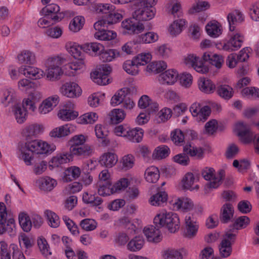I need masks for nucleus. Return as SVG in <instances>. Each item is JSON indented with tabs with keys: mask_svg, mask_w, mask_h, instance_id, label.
<instances>
[{
	"mask_svg": "<svg viewBox=\"0 0 259 259\" xmlns=\"http://www.w3.org/2000/svg\"><path fill=\"white\" fill-rule=\"evenodd\" d=\"M66 62L65 58L61 56L49 58L45 62L46 69L44 71L46 79L49 81L59 80L63 74L61 66Z\"/></svg>",
	"mask_w": 259,
	"mask_h": 259,
	"instance_id": "1",
	"label": "nucleus"
},
{
	"mask_svg": "<svg viewBox=\"0 0 259 259\" xmlns=\"http://www.w3.org/2000/svg\"><path fill=\"white\" fill-rule=\"evenodd\" d=\"M154 223L165 227L170 232H175L179 228L180 220L177 213L162 209L155 217Z\"/></svg>",
	"mask_w": 259,
	"mask_h": 259,
	"instance_id": "2",
	"label": "nucleus"
},
{
	"mask_svg": "<svg viewBox=\"0 0 259 259\" xmlns=\"http://www.w3.org/2000/svg\"><path fill=\"white\" fill-rule=\"evenodd\" d=\"M38 139L29 140L20 145L17 152L18 157L22 160L27 166L32 165L34 154H36Z\"/></svg>",
	"mask_w": 259,
	"mask_h": 259,
	"instance_id": "3",
	"label": "nucleus"
},
{
	"mask_svg": "<svg viewBox=\"0 0 259 259\" xmlns=\"http://www.w3.org/2000/svg\"><path fill=\"white\" fill-rule=\"evenodd\" d=\"M201 175L205 180L209 181L206 185L208 188L216 189L222 183L225 176V171L220 169L218 172H215L213 168L205 167L202 170Z\"/></svg>",
	"mask_w": 259,
	"mask_h": 259,
	"instance_id": "4",
	"label": "nucleus"
},
{
	"mask_svg": "<svg viewBox=\"0 0 259 259\" xmlns=\"http://www.w3.org/2000/svg\"><path fill=\"white\" fill-rule=\"evenodd\" d=\"M111 68L108 64H104L91 73L93 81L99 85H105L110 82L108 75Z\"/></svg>",
	"mask_w": 259,
	"mask_h": 259,
	"instance_id": "5",
	"label": "nucleus"
},
{
	"mask_svg": "<svg viewBox=\"0 0 259 259\" xmlns=\"http://www.w3.org/2000/svg\"><path fill=\"white\" fill-rule=\"evenodd\" d=\"M156 14L154 7L141 5L134 12L133 17L139 21H149L153 19Z\"/></svg>",
	"mask_w": 259,
	"mask_h": 259,
	"instance_id": "6",
	"label": "nucleus"
},
{
	"mask_svg": "<svg viewBox=\"0 0 259 259\" xmlns=\"http://www.w3.org/2000/svg\"><path fill=\"white\" fill-rule=\"evenodd\" d=\"M124 34H138L142 33L145 29L144 25L140 22H137L134 18L124 19L121 24Z\"/></svg>",
	"mask_w": 259,
	"mask_h": 259,
	"instance_id": "7",
	"label": "nucleus"
},
{
	"mask_svg": "<svg viewBox=\"0 0 259 259\" xmlns=\"http://www.w3.org/2000/svg\"><path fill=\"white\" fill-rule=\"evenodd\" d=\"M184 63L199 73H206L208 72V66L204 64L200 58L194 54H189L186 56L184 58Z\"/></svg>",
	"mask_w": 259,
	"mask_h": 259,
	"instance_id": "8",
	"label": "nucleus"
},
{
	"mask_svg": "<svg viewBox=\"0 0 259 259\" xmlns=\"http://www.w3.org/2000/svg\"><path fill=\"white\" fill-rule=\"evenodd\" d=\"M174 210H181L187 212L193 209L194 206L193 201L187 197L175 198L169 201Z\"/></svg>",
	"mask_w": 259,
	"mask_h": 259,
	"instance_id": "9",
	"label": "nucleus"
},
{
	"mask_svg": "<svg viewBox=\"0 0 259 259\" xmlns=\"http://www.w3.org/2000/svg\"><path fill=\"white\" fill-rule=\"evenodd\" d=\"M59 91L63 96L69 98L78 97L82 93V90L78 84L72 81L63 83L60 87Z\"/></svg>",
	"mask_w": 259,
	"mask_h": 259,
	"instance_id": "10",
	"label": "nucleus"
},
{
	"mask_svg": "<svg viewBox=\"0 0 259 259\" xmlns=\"http://www.w3.org/2000/svg\"><path fill=\"white\" fill-rule=\"evenodd\" d=\"M243 41L244 36L242 33L239 31L233 32L229 40L223 45V49L228 52L237 51L241 47Z\"/></svg>",
	"mask_w": 259,
	"mask_h": 259,
	"instance_id": "11",
	"label": "nucleus"
},
{
	"mask_svg": "<svg viewBox=\"0 0 259 259\" xmlns=\"http://www.w3.org/2000/svg\"><path fill=\"white\" fill-rule=\"evenodd\" d=\"M60 98L54 95L44 99L39 105L38 111L40 114H47L51 112L59 104Z\"/></svg>",
	"mask_w": 259,
	"mask_h": 259,
	"instance_id": "12",
	"label": "nucleus"
},
{
	"mask_svg": "<svg viewBox=\"0 0 259 259\" xmlns=\"http://www.w3.org/2000/svg\"><path fill=\"white\" fill-rule=\"evenodd\" d=\"M235 234L231 233H226L224 236L219 246V251L222 257H227L232 253V242L235 239Z\"/></svg>",
	"mask_w": 259,
	"mask_h": 259,
	"instance_id": "13",
	"label": "nucleus"
},
{
	"mask_svg": "<svg viewBox=\"0 0 259 259\" xmlns=\"http://www.w3.org/2000/svg\"><path fill=\"white\" fill-rule=\"evenodd\" d=\"M36 185L41 191L49 192L53 190L57 186V181L49 176L39 178L36 181Z\"/></svg>",
	"mask_w": 259,
	"mask_h": 259,
	"instance_id": "14",
	"label": "nucleus"
},
{
	"mask_svg": "<svg viewBox=\"0 0 259 259\" xmlns=\"http://www.w3.org/2000/svg\"><path fill=\"white\" fill-rule=\"evenodd\" d=\"M60 7L58 5L52 4L45 7L40 11L41 15L50 16L55 21H59L63 18V15L59 13Z\"/></svg>",
	"mask_w": 259,
	"mask_h": 259,
	"instance_id": "15",
	"label": "nucleus"
},
{
	"mask_svg": "<svg viewBox=\"0 0 259 259\" xmlns=\"http://www.w3.org/2000/svg\"><path fill=\"white\" fill-rule=\"evenodd\" d=\"M108 13L109 14L104 19L95 23L94 25L95 29H99L100 26H104L106 25L116 24L123 18L122 15L119 13L111 12Z\"/></svg>",
	"mask_w": 259,
	"mask_h": 259,
	"instance_id": "16",
	"label": "nucleus"
},
{
	"mask_svg": "<svg viewBox=\"0 0 259 259\" xmlns=\"http://www.w3.org/2000/svg\"><path fill=\"white\" fill-rule=\"evenodd\" d=\"M227 18L229 25V29L233 32L235 30L236 25L244 21V16L240 10H234L228 13Z\"/></svg>",
	"mask_w": 259,
	"mask_h": 259,
	"instance_id": "17",
	"label": "nucleus"
},
{
	"mask_svg": "<svg viewBox=\"0 0 259 259\" xmlns=\"http://www.w3.org/2000/svg\"><path fill=\"white\" fill-rule=\"evenodd\" d=\"M74 130L72 125L66 124L53 128L49 133V136L52 138H64L73 133Z\"/></svg>",
	"mask_w": 259,
	"mask_h": 259,
	"instance_id": "18",
	"label": "nucleus"
},
{
	"mask_svg": "<svg viewBox=\"0 0 259 259\" xmlns=\"http://www.w3.org/2000/svg\"><path fill=\"white\" fill-rule=\"evenodd\" d=\"M19 71L27 77L34 79H40L44 75V71L30 66H21L19 67Z\"/></svg>",
	"mask_w": 259,
	"mask_h": 259,
	"instance_id": "19",
	"label": "nucleus"
},
{
	"mask_svg": "<svg viewBox=\"0 0 259 259\" xmlns=\"http://www.w3.org/2000/svg\"><path fill=\"white\" fill-rule=\"evenodd\" d=\"M143 233L148 241L150 242L156 243L160 242L162 239L160 231L153 226L145 227Z\"/></svg>",
	"mask_w": 259,
	"mask_h": 259,
	"instance_id": "20",
	"label": "nucleus"
},
{
	"mask_svg": "<svg viewBox=\"0 0 259 259\" xmlns=\"http://www.w3.org/2000/svg\"><path fill=\"white\" fill-rule=\"evenodd\" d=\"M85 62L82 59H78L65 65V70L69 76H74L85 69Z\"/></svg>",
	"mask_w": 259,
	"mask_h": 259,
	"instance_id": "21",
	"label": "nucleus"
},
{
	"mask_svg": "<svg viewBox=\"0 0 259 259\" xmlns=\"http://www.w3.org/2000/svg\"><path fill=\"white\" fill-rule=\"evenodd\" d=\"M179 77L178 71L174 69H170L161 73L158 80L163 84L172 85L177 80Z\"/></svg>",
	"mask_w": 259,
	"mask_h": 259,
	"instance_id": "22",
	"label": "nucleus"
},
{
	"mask_svg": "<svg viewBox=\"0 0 259 259\" xmlns=\"http://www.w3.org/2000/svg\"><path fill=\"white\" fill-rule=\"evenodd\" d=\"M45 130L43 125L37 123L30 124L26 125L23 130V135L26 139L36 137L42 134Z\"/></svg>",
	"mask_w": 259,
	"mask_h": 259,
	"instance_id": "23",
	"label": "nucleus"
},
{
	"mask_svg": "<svg viewBox=\"0 0 259 259\" xmlns=\"http://www.w3.org/2000/svg\"><path fill=\"white\" fill-rule=\"evenodd\" d=\"M185 220V235L188 238H192L196 235L199 225L189 214L186 216Z\"/></svg>",
	"mask_w": 259,
	"mask_h": 259,
	"instance_id": "24",
	"label": "nucleus"
},
{
	"mask_svg": "<svg viewBox=\"0 0 259 259\" xmlns=\"http://www.w3.org/2000/svg\"><path fill=\"white\" fill-rule=\"evenodd\" d=\"M93 148L89 145H83L79 146H70V154L73 156L88 157L93 154Z\"/></svg>",
	"mask_w": 259,
	"mask_h": 259,
	"instance_id": "25",
	"label": "nucleus"
},
{
	"mask_svg": "<svg viewBox=\"0 0 259 259\" xmlns=\"http://www.w3.org/2000/svg\"><path fill=\"white\" fill-rule=\"evenodd\" d=\"M71 158V155L67 152L58 153L52 158L49 162V166L52 168L59 167L69 162Z\"/></svg>",
	"mask_w": 259,
	"mask_h": 259,
	"instance_id": "26",
	"label": "nucleus"
},
{
	"mask_svg": "<svg viewBox=\"0 0 259 259\" xmlns=\"http://www.w3.org/2000/svg\"><path fill=\"white\" fill-rule=\"evenodd\" d=\"M205 29L207 34L213 38L219 37L223 31L221 23L214 20L209 21L206 24Z\"/></svg>",
	"mask_w": 259,
	"mask_h": 259,
	"instance_id": "27",
	"label": "nucleus"
},
{
	"mask_svg": "<svg viewBox=\"0 0 259 259\" xmlns=\"http://www.w3.org/2000/svg\"><path fill=\"white\" fill-rule=\"evenodd\" d=\"M159 39V35L156 32L150 31L139 35L134 40L136 44H152L156 42Z\"/></svg>",
	"mask_w": 259,
	"mask_h": 259,
	"instance_id": "28",
	"label": "nucleus"
},
{
	"mask_svg": "<svg viewBox=\"0 0 259 259\" xmlns=\"http://www.w3.org/2000/svg\"><path fill=\"white\" fill-rule=\"evenodd\" d=\"M100 26L99 29H95L96 30L94 33L95 38L102 41H109L114 39L117 37V33L115 31L110 30L101 29Z\"/></svg>",
	"mask_w": 259,
	"mask_h": 259,
	"instance_id": "29",
	"label": "nucleus"
},
{
	"mask_svg": "<svg viewBox=\"0 0 259 259\" xmlns=\"http://www.w3.org/2000/svg\"><path fill=\"white\" fill-rule=\"evenodd\" d=\"M235 131L244 143H246L250 142V138L248 136L250 129L246 124L242 122H237L235 126Z\"/></svg>",
	"mask_w": 259,
	"mask_h": 259,
	"instance_id": "30",
	"label": "nucleus"
},
{
	"mask_svg": "<svg viewBox=\"0 0 259 259\" xmlns=\"http://www.w3.org/2000/svg\"><path fill=\"white\" fill-rule=\"evenodd\" d=\"M56 149V146L53 144H49L46 141L38 140L37 141V155H49Z\"/></svg>",
	"mask_w": 259,
	"mask_h": 259,
	"instance_id": "31",
	"label": "nucleus"
},
{
	"mask_svg": "<svg viewBox=\"0 0 259 259\" xmlns=\"http://www.w3.org/2000/svg\"><path fill=\"white\" fill-rule=\"evenodd\" d=\"M203 59L218 69L222 67L224 63L223 56L214 53H205L203 55Z\"/></svg>",
	"mask_w": 259,
	"mask_h": 259,
	"instance_id": "32",
	"label": "nucleus"
},
{
	"mask_svg": "<svg viewBox=\"0 0 259 259\" xmlns=\"http://www.w3.org/2000/svg\"><path fill=\"white\" fill-rule=\"evenodd\" d=\"M118 161V156L112 152H107L102 154L100 158V163L108 168L112 167Z\"/></svg>",
	"mask_w": 259,
	"mask_h": 259,
	"instance_id": "33",
	"label": "nucleus"
},
{
	"mask_svg": "<svg viewBox=\"0 0 259 259\" xmlns=\"http://www.w3.org/2000/svg\"><path fill=\"white\" fill-rule=\"evenodd\" d=\"M167 197L165 191H159L150 197L149 202L152 206H162L166 202Z\"/></svg>",
	"mask_w": 259,
	"mask_h": 259,
	"instance_id": "34",
	"label": "nucleus"
},
{
	"mask_svg": "<svg viewBox=\"0 0 259 259\" xmlns=\"http://www.w3.org/2000/svg\"><path fill=\"white\" fill-rule=\"evenodd\" d=\"M198 85L199 90L205 94H211L216 89L215 84L211 80L204 77L199 78Z\"/></svg>",
	"mask_w": 259,
	"mask_h": 259,
	"instance_id": "35",
	"label": "nucleus"
},
{
	"mask_svg": "<svg viewBox=\"0 0 259 259\" xmlns=\"http://www.w3.org/2000/svg\"><path fill=\"white\" fill-rule=\"evenodd\" d=\"M18 61L21 64L33 65L36 62L34 53L28 50L21 52L17 56Z\"/></svg>",
	"mask_w": 259,
	"mask_h": 259,
	"instance_id": "36",
	"label": "nucleus"
},
{
	"mask_svg": "<svg viewBox=\"0 0 259 259\" xmlns=\"http://www.w3.org/2000/svg\"><path fill=\"white\" fill-rule=\"evenodd\" d=\"M80 168L76 166L68 167L64 172L63 180L66 182H70L78 179L81 175Z\"/></svg>",
	"mask_w": 259,
	"mask_h": 259,
	"instance_id": "37",
	"label": "nucleus"
},
{
	"mask_svg": "<svg viewBox=\"0 0 259 259\" xmlns=\"http://www.w3.org/2000/svg\"><path fill=\"white\" fill-rule=\"evenodd\" d=\"M144 177L147 182L150 183H155L159 179V170L156 166H150L146 169Z\"/></svg>",
	"mask_w": 259,
	"mask_h": 259,
	"instance_id": "38",
	"label": "nucleus"
},
{
	"mask_svg": "<svg viewBox=\"0 0 259 259\" xmlns=\"http://www.w3.org/2000/svg\"><path fill=\"white\" fill-rule=\"evenodd\" d=\"M144 136V130L140 127L129 128L126 140L133 143H140Z\"/></svg>",
	"mask_w": 259,
	"mask_h": 259,
	"instance_id": "39",
	"label": "nucleus"
},
{
	"mask_svg": "<svg viewBox=\"0 0 259 259\" xmlns=\"http://www.w3.org/2000/svg\"><path fill=\"white\" fill-rule=\"evenodd\" d=\"M183 150L185 153L197 159H202L204 156V150L200 147L192 146L190 144L184 147Z\"/></svg>",
	"mask_w": 259,
	"mask_h": 259,
	"instance_id": "40",
	"label": "nucleus"
},
{
	"mask_svg": "<svg viewBox=\"0 0 259 259\" xmlns=\"http://www.w3.org/2000/svg\"><path fill=\"white\" fill-rule=\"evenodd\" d=\"M130 92V90L127 88H123L117 91L112 97L110 104L113 106H116L123 102L126 95Z\"/></svg>",
	"mask_w": 259,
	"mask_h": 259,
	"instance_id": "41",
	"label": "nucleus"
},
{
	"mask_svg": "<svg viewBox=\"0 0 259 259\" xmlns=\"http://www.w3.org/2000/svg\"><path fill=\"white\" fill-rule=\"evenodd\" d=\"M163 259H183V254L180 249L174 248H167L161 252Z\"/></svg>",
	"mask_w": 259,
	"mask_h": 259,
	"instance_id": "42",
	"label": "nucleus"
},
{
	"mask_svg": "<svg viewBox=\"0 0 259 259\" xmlns=\"http://www.w3.org/2000/svg\"><path fill=\"white\" fill-rule=\"evenodd\" d=\"M167 67L166 63L163 61H154L147 66L146 70L149 73L156 74L163 71Z\"/></svg>",
	"mask_w": 259,
	"mask_h": 259,
	"instance_id": "43",
	"label": "nucleus"
},
{
	"mask_svg": "<svg viewBox=\"0 0 259 259\" xmlns=\"http://www.w3.org/2000/svg\"><path fill=\"white\" fill-rule=\"evenodd\" d=\"M186 21L184 19H178L174 21L168 27V32L172 36L179 34L184 28Z\"/></svg>",
	"mask_w": 259,
	"mask_h": 259,
	"instance_id": "44",
	"label": "nucleus"
},
{
	"mask_svg": "<svg viewBox=\"0 0 259 259\" xmlns=\"http://www.w3.org/2000/svg\"><path fill=\"white\" fill-rule=\"evenodd\" d=\"M19 243L22 249L25 250V253L29 254V250L33 245V240L25 233H21L18 237Z\"/></svg>",
	"mask_w": 259,
	"mask_h": 259,
	"instance_id": "45",
	"label": "nucleus"
},
{
	"mask_svg": "<svg viewBox=\"0 0 259 259\" xmlns=\"http://www.w3.org/2000/svg\"><path fill=\"white\" fill-rule=\"evenodd\" d=\"M126 114L121 109H114L108 114V116L111 123L117 124L122 122L125 117Z\"/></svg>",
	"mask_w": 259,
	"mask_h": 259,
	"instance_id": "46",
	"label": "nucleus"
},
{
	"mask_svg": "<svg viewBox=\"0 0 259 259\" xmlns=\"http://www.w3.org/2000/svg\"><path fill=\"white\" fill-rule=\"evenodd\" d=\"M16 97V92L15 90L12 88L5 89L3 91L2 103L5 106H7L15 101Z\"/></svg>",
	"mask_w": 259,
	"mask_h": 259,
	"instance_id": "47",
	"label": "nucleus"
},
{
	"mask_svg": "<svg viewBox=\"0 0 259 259\" xmlns=\"http://www.w3.org/2000/svg\"><path fill=\"white\" fill-rule=\"evenodd\" d=\"M196 181V179L193 174L191 172L187 173L182 181L183 188L190 190H197L199 188L198 185L193 186Z\"/></svg>",
	"mask_w": 259,
	"mask_h": 259,
	"instance_id": "48",
	"label": "nucleus"
},
{
	"mask_svg": "<svg viewBox=\"0 0 259 259\" xmlns=\"http://www.w3.org/2000/svg\"><path fill=\"white\" fill-rule=\"evenodd\" d=\"M234 209L230 203H226L223 205L221 211V220L226 223L228 222L233 217Z\"/></svg>",
	"mask_w": 259,
	"mask_h": 259,
	"instance_id": "49",
	"label": "nucleus"
},
{
	"mask_svg": "<svg viewBox=\"0 0 259 259\" xmlns=\"http://www.w3.org/2000/svg\"><path fill=\"white\" fill-rule=\"evenodd\" d=\"M44 214L48 221V224L51 227L57 228L60 226V218L55 212L48 209L45 211Z\"/></svg>",
	"mask_w": 259,
	"mask_h": 259,
	"instance_id": "50",
	"label": "nucleus"
},
{
	"mask_svg": "<svg viewBox=\"0 0 259 259\" xmlns=\"http://www.w3.org/2000/svg\"><path fill=\"white\" fill-rule=\"evenodd\" d=\"M104 50V46L98 42L87 43L83 45L82 50L88 53L100 54Z\"/></svg>",
	"mask_w": 259,
	"mask_h": 259,
	"instance_id": "51",
	"label": "nucleus"
},
{
	"mask_svg": "<svg viewBox=\"0 0 259 259\" xmlns=\"http://www.w3.org/2000/svg\"><path fill=\"white\" fill-rule=\"evenodd\" d=\"M82 47L83 45L79 46L73 41H68L65 45L66 50L75 58L81 57V50H82Z\"/></svg>",
	"mask_w": 259,
	"mask_h": 259,
	"instance_id": "52",
	"label": "nucleus"
},
{
	"mask_svg": "<svg viewBox=\"0 0 259 259\" xmlns=\"http://www.w3.org/2000/svg\"><path fill=\"white\" fill-rule=\"evenodd\" d=\"M216 91L218 95L225 100H229L233 95V89L227 84L219 85Z\"/></svg>",
	"mask_w": 259,
	"mask_h": 259,
	"instance_id": "53",
	"label": "nucleus"
},
{
	"mask_svg": "<svg viewBox=\"0 0 259 259\" xmlns=\"http://www.w3.org/2000/svg\"><path fill=\"white\" fill-rule=\"evenodd\" d=\"M84 23L85 19L83 16H76L70 22L69 25V30L73 32H78L82 28Z\"/></svg>",
	"mask_w": 259,
	"mask_h": 259,
	"instance_id": "54",
	"label": "nucleus"
},
{
	"mask_svg": "<svg viewBox=\"0 0 259 259\" xmlns=\"http://www.w3.org/2000/svg\"><path fill=\"white\" fill-rule=\"evenodd\" d=\"M170 153V149L166 145H160L156 147L152 154V158L160 160L167 157Z\"/></svg>",
	"mask_w": 259,
	"mask_h": 259,
	"instance_id": "55",
	"label": "nucleus"
},
{
	"mask_svg": "<svg viewBox=\"0 0 259 259\" xmlns=\"http://www.w3.org/2000/svg\"><path fill=\"white\" fill-rule=\"evenodd\" d=\"M105 94L102 93H95L88 98V104L92 107H97L104 101Z\"/></svg>",
	"mask_w": 259,
	"mask_h": 259,
	"instance_id": "56",
	"label": "nucleus"
},
{
	"mask_svg": "<svg viewBox=\"0 0 259 259\" xmlns=\"http://www.w3.org/2000/svg\"><path fill=\"white\" fill-rule=\"evenodd\" d=\"M78 116V112L71 109H60L58 113L59 118L63 121H69L74 119Z\"/></svg>",
	"mask_w": 259,
	"mask_h": 259,
	"instance_id": "57",
	"label": "nucleus"
},
{
	"mask_svg": "<svg viewBox=\"0 0 259 259\" xmlns=\"http://www.w3.org/2000/svg\"><path fill=\"white\" fill-rule=\"evenodd\" d=\"M138 107L141 109H145L149 107L151 110H156L158 109V104L153 103L147 95H143L138 102Z\"/></svg>",
	"mask_w": 259,
	"mask_h": 259,
	"instance_id": "58",
	"label": "nucleus"
},
{
	"mask_svg": "<svg viewBox=\"0 0 259 259\" xmlns=\"http://www.w3.org/2000/svg\"><path fill=\"white\" fill-rule=\"evenodd\" d=\"M120 53L115 49L104 50L100 54V59L103 62H110L119 57Z\"/></svg>",
	"mask_w": 259,
	"mask_h": 259,
	"instance_id": "59",
	"label": "nucleus"
},
{
	"mask_svg": "<svg viewBox=\"0 0 259 259\" xmlns=\"http://www.w3.org/2000/svg\"><path fill=\"white\" fill-rule=\"evenodd\" d=\"M19 224L25 232H29L32 227V223L27 213L21 212L19 214L18 216Z\"/></svg>",
	"mask_w": 259,
	"mask_h": 259,
	"instance_id": "60",
	"label": "nucleus"
},
{
	"mask_svg": "<svg viewBox=\"0 0 259 259\" xmlns=\"http://www.w3.org/2000/svg\"><path fill=\"white\" fill-rule=\"evenodd\" d=\"M144 244V240L141 236H136L127 244V248L131 251L140 250Z\"/></svg>",
	"mask_w": 259,
	"mask_h": 259,
	"instance_id": "61",
	"label": "nucleus"
},
{
	"mask_svg": "<svg viewBox=\"0 0 259 259\" xmlns=\"http://www.w3.org/2000/svg\"><path fill=\"white\" fill-rule=\"evenodd\" d=\"M82 201L84 203L91 204L93 206H97L102 204L103 200L101 198L95 195L84 192L82 194Z\"/></svg>",
	"mask_w": 259,
	"mask_h": 259,
	"instance_id": "62",
	"label": "nucleus"
},
{
	"mask_svg": "<svg viewBox=\"0 0 259 259\" xmlns=\"http://www.w3.org/2000/svg\"><path fill=\"white\" fill-rule=\"evenodd\" d=\"M13 111L18 123L21 124L25 121L27 110L23 107H21L19 105H15L13 108Z\"/></svg>",
	"mask_w": 259,
	"mask_h": 259,
	"instance_id": "63",
	"label": "nucleus"
},
{
	"mask_svg": "<svg viewBox=\"0 0 259 259\" xmlns=\"http://www.w3.org/2000/svg\"><path fill=\"white\" fill-rule=\"evenodd\" d=\"M242 95L248 99L259 100V89L255 87H247L241 91Z\"/></svg>",
	"mask_w": 259,
	"mask_h": 259,
	"instance_id": "64",
	"label": "nucleus"
}]
</instances>
